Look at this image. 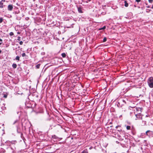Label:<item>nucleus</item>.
<instances>
[{
    "mask_svg": "<svg viewBox=\"0 0 153 153\" xmlns=\"http://www.w3.org/2000/svg\"><path fill=\"white\" fill-rule=\"evenodd\" d=\"M148 83L149 86L151 88H153V78L151 77L149 78Z\"/></svg>",
    "mask_w": 153,
    "mask_h": 153,
    "instance_id": "1",
    "label": "nucleus"
},
{
    "mask_svg": "<svg viewBox=\"0 0 153 153\" xmlns=\"http://www.w3.org/2000/svg\"><path fill=\"white\" fill-rule=\"evenodd\" d=\"M13 9V5L12 4H9L7 7V10L9 11H11Z\"/></svg>",
    "mask_w": 153,
    "mask_h": 153,
    "instance_id": "2",
    "label": "nucleus"
},
{
    "mask_svg": "<svg viewBox=\"0 0 153 153\" xmlns=\"http://www.w3.org/2000/svg\"><path fill=\"white\" fill-rule=\"evenodd\" d=\"M130 130H131V132L134 135L135 134V128L133 126H131Z\"/></svg>",
    "mask_w": 153,
    "mask_h": 153,
    "instance_id": "3",
    "label": "nucleus"
},
{
    "mask_svg": "<svg viewBox=\"0 0 153 153\" xmlns=\"http://www.w3.org/2000/svg\"><path fill=\"white\" fill-rule=\"evenodd\" d=\"M135 116L137 118H141V119H142V117L141 116V113H139L138 114H136Z\"/></svg>",
    "mask_w": 153,
    "mask_h": 153,
    "instance_id": "4",
    "label": "nucleus"
},
{
    "mask_svg": "<svg viewBox=\"0 0 153 153\" xmlns=\"http://www.w3.org/2000/svg\"><path fill=\"white\" fill-rule=\"evenodd\" d=\"M45 120L47 121L50 120L51 119L50 118V116L49 114L48 113L47 115L45 117Z\"/></svg>",
    "mask_w": 153,
    "mask_h": 153,
    "instance_id": "5",
    "label": "nucleus"
},
{
    "mask_svg": "<svg viewBox=\"0 0 153 153\" xmlns=\"http://www.w3.org/2000/svg\"><path fill=\"white\" fill-rule=\"evenodd\" d=\"M5 5L4 4L3 2H2L1 1H0V8H2L5 7Z\"/></svg>",
    "mask_w": 153,
    "mask_h": 153,
    "instance_id": "6",
    "label": "nucleus"
},
{
    "mask_svg": "<svg viewBox=\"0 0 153 153\" xmlns=\"http://www.w3.org/2000/svg\"><path fill=\"white\" fill-rule=\"evenodd\" d=\"M136 109L137 111L139 112V113H141L142 112V111H141L142 108H140L136 107Z\"/></svg>",
    "mask_w": 153,
    "mask_h": 153,
    "instance_id": "7",
    "label": "nucleus"
},
{
    "mask_svg": "<svg viewBox=\"0 0 153 153\" xmlns=\"http://www.w3.org/2000/svg\"><path fill=\"white\" fill-rule=\"evenodd\" d=\"M78 11L80 13H82V8L81 7H78Z\"/></svg>",
    "mask_w": 153,
    "mask_h": 153,
    "instance_id": "8",
    "label": "nucleus"
},
{
    "mask_svg": "<svg viewBox=\"0 0 153 153\" xmlns=\"http://www.w3.org/2000/svg\"><path fill=\"white\" fill-rule=\"evenodd\" d=\"M145 125H146V121H142V126H144Z\"/></svg>",
    "mask_w": 153,
    "mask_h": 153,
    "instance_id": "9",
    "label": "nucleus"
},
{
    "mask_svg": "<svg viewBox=\"0 0 153 153\" xmlns=\"http://www.w3.org/2000/svg\"><path fill=\"white\" fill-rule=\"evenodd\" d=\"M21 56V55H20V56H16L15 59V60H17L18 61H19L20 60V59H19L20 57Z\"/></svg>",
    "mask_w": 153,
    "mask_h": 153,
    "instance_id": "10",
    "label": "nucleus"
},
{
    "mask_svg": "<svg viewBox=\"0 0 153 153\" xmlns=\"http://www.w3.org/2000/svg\"><path fill=\"white\" fill-rule=\"evenodd\" d=\"M12 66L13 68H16L17 67V65L16 63H13L12 65Z\"/></svg>",
    "mask_w": 153,
    "mask_h": 153,
    "instance_id": "11",
    "label": "nucleus"
},
{
    "mask_svg": "<svg viewBox=\"0 0 153 153\" xmlns=\"http://www.w3.org/2000/svg\"><path fill=\"white\" fill-rule=\"evenodd\" d=\"M125 126H126V129L127 130H130L131 129V127L130 126H126V125Z\"/></svg>",
    "mask_w": 153,
    "mask_h": 153,
    "instance_id": "12",
    "label": "nucleus"
},
{
    "mask_svg": "<svg viewBox=\"0 0 153 153\" xmlns=\"http://www.w3.org/2000/svg\"><path fill=\"white\" fill-rule=\"evenodd\" d=\"M125 4L124 5L126 7H128V4L127 2V1H124Z\"/></svg>",
    "mask_w": 153,
    "mask_h": 153,
    "instance_id": "13",
    "label": "nucleus"
},
{
    "mask_svg": "<svg viewBox=\"0 0 153 153\" xmlns=\"http://www.w3.org/2000/svg\"><path fill=\"white\" fill-rule=\"evenodd\" d=\"M6 143L7 144V145L10 146L11 144V143H10V141L9 140L7 141L6 142Z\"/></svg>",
    "mask_w": 153,
    "mask_h": 153,
    "instance_id": "14",
    "label": "nucleus"
},
{
    "mask_svg": "<svg viewBox=\"0 0 153 153\" xmlns=\"http://www.w3.org/2000/svg\"><path fill=\"white\" fill-rule=\"evenodd\" d=\"M61 56L62 57L65 58L66 57V53H62L61 54Z\"/></svg>",
    "mask_w": 153,
    "mask_h": 153,
    "instance_id": "15",
    "label": "nucleus"
},
{
    "mask_svg": "<svg viewBox=\"0 0 153 153\" xmlns=\"http://www.w3.org/2000/svg\"><path fill=\"white\" fill-rule=\"evenodd\" d=\"M40 65V64H38L36 66V69H39V68Z\"/></svg>",
    "mask_w": 153,
    "mask_h": 153,
    "instance_id": "16",
    "label": "nucleus"
},
{
    "mask_svg": "<svg viewBox=\"0 0 153 153\" xmlns=\"http://www.w3.org/2000/svg\"><path fill=\"white\" fill-rule=\"evenodd\" d=\"M16 142V140H12L11 141H10L11 144H14Z\"/></svg>",
    "mask_w": 153,
    "mask_h": 153,
    "instance_id": "17",
    "label": "nucleus"
},
{
    "mask_svg": "<svg viewBox=\"0 0 153 153\" xmlns=\"http://www.w3.org/2000/svg\"><path fill=\"white\" fill-rule=\"evenodd\" d=\"M81 153H88V152L87 150H84Z\"/></svg>",
    "mask_w": 153,
    "mask_h": 153,
    "instance_id": "18",
    "label": "nucleus"
},
{
    "mask_svg": "<svg viewBox=\"0 0 153 153\" xmlns=\"http://www.w3.org/2000/svg\"><path fill=\"white\" fill-rule=\"evenodd\" d=\"M57 137L55 135L52 136V138L53 139H56L57 138Z\"/></svg>",
    "mask_w": 153,
    "mask_h": 153,
    "instance_id": "19",
    "label": "nucleus"
},
{
    "mask_svg": "<svg viewBox=\"0 0 153 153\" xmlns=\"http://www.w3.org/2000/svg\"><path fill=\"white\" fill-rule=\"evenodd\" d=\"M149 132H151V131L148 130L146 132V135H148V133H149Z\"/></svg>",
    "mask_w": 153,
    "mask_h": 153,
    "instance_id": "20",
    "label": "nucleus"
},
{
    "mask_svg": "<svg viewBox=\"0 0 153 153\" xmlns=\"http://www.w3.org/2000/svg\"><path fill=\"white\" fill-rule=\"evenodd\" d=\"M106 27L105 26H104L102 28H100L99 29V30H104L105 29Z\"/></svg>",
    "mask_w": 153,
    "mask_h": 153,
    "instance_id": "21",
    "label": "nucleus"
},
{
    "mask_svg": "<svg viewBox=\"0 0 153 153\" xmlns=\"http://www.w3.org/2000/svg\"><path fill=\"white\" fill-rule=\"evenodd\" d=\"M3 19L2 17L0 18V23H2L3 21Z\"/></svg>",
    "mask_w": 153,
    "mask_h": 153,
    "instance_id": "22",
    "label": "nucleus"
},
{
    "mask_svg": "<svg viewBox=\"0 0 153 153\" xmlns=\"http://www.w3.org/2000/svg\"><path fill=\"white\" fill-rule=\"evenodd\" d=\"M107 40V38L105 37H104L103 39V42H105Z\"/></svg>",
    "mask_w": 153,
    "mask_h": 153,
    "instance_id": "23",
    "label": "nucleus"
},
{
    "mask_svg": "<svg viewBox=\"0 0 153 153\" xmlns=\"http://www.w3.org/2000/svg\"><path fill=\"white\" fill-rule=\"evenodd\" d=\"M151 132H149L148 135H151L153 134L152 131H151Z\"/></svg>",
    "mask_w": 153,
    "mask_h": 153,
    "instance_id": "24",
    "label": "nucleus"
},
{
    "mask_svg": "<svg viewBox=\"0 0 153 153\" xmlns=\"http://www.w3.org/2000/svg\"><path fill=\"white\" fill-rule=\"evenodd\" d=\"M26 56V54L25 53H23L22 54V56L23 57H24L25 56Z\"/></svg>",
    "mask_w": 153,
    "mask_h": 153,
    "instance_id": "25",
    "label": "nucleus"
},
{
    "mask_svg": "<svg viewBox=\"0 0 153 153\" xmlns=\"http://www.w3.org/2000/svg\"><path fill=\"white\" fill-rule=\"evenodd\" d=\"M14 35V33L13 32H11L10 33V36H13Z\"/></svg>",
    "mask_w": 153,
    "mask_h": 153,
    "instance_id": "26",
    "label": "nucleus"
},
{
    "mask_svg": "<svg viewBox=\"0 0 153 153\" xmlns=\"http://www.w3.org/2000/svg\"><path fill=\"white\" fill-rule=\"evenodd\" d=\"M149 2L150 3H152L153 2V0H148Z\"/></svg>",
    "mask_w": 153,
    "mask_h": 153,
    "instance_id": "27",
    "label": "nucleus"
},
{
    "mask_svg": "<svg viewBox=\"0 0 153 153\" xmlns=\"http://www.w3.org/2000/svg\"><path fill=\"white\" fill-rule=\"evenodd\" d=\"M20 39H21V37L19 36H18V39H17V40L18 41H20L21 40Z\"/></svg>",
    "mask_w": 153,
    "mask_h": 153,
    "instance_id": "28",
    "label": "nucleus"
},
{
    "mask_svg": "<svg viewBox=\"0 0 153 153\" xmlns=\"http://www.w3.org/2000/svg\"><path fill=\"white\" fill-rule=\"evenodd\" d=\"M18 121V120H16L13 123V124H15V123H16Z\"/></svg>",
    "mask_w": 153,
    "mask_h": 153,
    "instance_id": "29",
    "label": "nucleus"
},
{
    "mask_svg": "<svg viewBox=\"0 0 153 153\" xmlns=\"http://www.w3.org/2000/svg\"><path fill=\"white\" fill-rule=\"evenodd\" d=\"M23 42L22 41H21L20 42H19V44L20 45H22L23 44Z\"/></svg>",
    "mask_w": 153,
    "mask_h": 153,
    "instance_id": "30",
    "label": "nucleus"
},
{
    "mask_svg": "<svg viewBox=\"0 0 153 153\" xmlns=\"http://www.w3.org/2000/svg\"><path fill=\"white\" fill-rule=\"evenodd\" d=\"M120 126L119 125L117 126H116L115 128H117L119 127H120Z\"/></svg>",
    "mask_w": 153,
    "mask_h": 153,
    "instance_id": "31",
    "label": "nucleus"
},
{
    "mask_svg": "<svg viewBox=\"0 0 153 153\" xmlns=\"http://www.w3.org/2000/svg\"><path fill=\"white\" fill-rule=\"evenodd\" d=\"M122 101H123V102L124 103H125V104L126 103V102L125 100H123Z\"/></svg>",
    "mask_w": 153,
    "mask_h": 153,
    "instance_id": "32",
    "label": "nucleus"
},
{
    "mask_svg": "<svg viewBox=\"0 0 153 153\" xmlns=\"http://www.w3.org/2000/svg\"><path fill=\"white\" fill-rule=\"evenodd\" d=\"M105 14H106V13L105 12H102L101 13V14H102V15H104Z\"/></svg>",
    "mask_w": 153,
    "mask_h": 153,
    "instance_id": "33",
    "label": "nucleus"
},
{
    "mask_svg": "<svg viewBox=\"0 0 153 153\" xmlns=\"http://www.w3.org/2000/svg\"><path fill=\"white\" fill-rule=\"evenodd\" d=\"M136 0V2H140V1H141V0Z\"/></svg>",
    "mask_w": 153,
    "mask_h": 153,
    "instance_id": "34",
    "label": "nucleus"
},
{
    "mask_svg": "<svg viewBox=\"0 0 153 153\" xmlns=\"http://www.w3.org/2000/svg\"><path fill=\"white\" fill-rule=\"evenodd\" d=\"M4 97L5 98H7V95H4Z\"/></svg>",
    "mask_w": 153,
    "mask_h": 153,
    "instance_id": "35",
    "label": "nucleus"
},
{
    "mask_svg": "<svg viewBox=\"0 0 153 153\" xmlns=\"http://www.w3.org/2000/svg\"><path fill=\"white\" fill-rule=\"evenodd\" d=\"M0 42H1L2 43V40L0 38Z\"/></svg>",
    "mask_w": 153,
    "mask_h": 153,
    "instance_id": "36",
    "label": "nucleus"
},
{
    "mask_svg": "<svg viewBox=\"0 0 153 153\" xmlns=\"http://www.w3.org/2000/svg\"><path fill=\"white\" fill-rule=\"evenodd\" d=\"M5 0H1L0 1H1L2 2H5Z\"/></svg>",
    "mask_w": 153,
    "mask_h": 153,
    "instance_id": "37",
    "label": "nucleus"
},
{
    "mask_svg": "<svg viewBox=\"0 0 153 153\" xmlns=\"http://www.w3.org/2000/svg\"><path fill=\"white\" fill-rule=\"evenodd\" d=\"M23 134L22 133L21 134V137L22 138V137H23Z\"/></svg>",
    "mask_w": 153,
    "mask_h": 153,
    "instance_id": "38",
    "label": "nucleus"
},
{
    "mask_svg": "<svg viewBox=\"0 0 153 153\" xmlns=\"http://www.w3.org/2000/svg\"><path fill=\"white\" fill-rule=\"evenodd\" d=\"M122 131V130L120 129V130H118V131Z\"/></svg>",
    "mask_w": 153,
    "mask_h": 153,
    "instance_id": "39",
    "label": "nucleus"
},
{
    "mask_svg": "<svg viewBox=\"0 0 153 153\" xmlns=\"http://www.w3.org/2000/svg\"><path fill=\"white\" fill-rule=\"evenodd\" d=\"M2 51L1 50H0V54L1 53Z\"/></svg>",
    "mask_w": 153,
    "mask_h": 153,
    "instance_id": "40",
    "label": "nucleus"
},
{
    "mask_svg": "<svg viewBox=\"0 0 153 153\" xmlns=\"http://www.w3.org/2000/svg\"><path fill=\"white\" fill-rule=\"evenodd\" d=\"M17 51H16V55H17V54H18V53H17Z\"/></svg>",
    "mask_w": 153,
    "mask_h": 153,
    "instance_id": "41",
    "label": "nucleus"
},
{
    "mask_svg": "<svg viewBox=\"0 0 153 153\" xmlns=\"http://www.w3.org/2000/svg\"><path fill=\"white\" fill-rule=\"evenodd\" d=\"M147 8H149V7H149V6H147Z\"/></svg>",
    "mask_w": 153,
    "mask_h": 153,
    "instance_id": "42",
    "label": "nucleus"
},
{
    "mask_svg": "<svg viewBox=\"0 0 153 153\" xmlns=\"http://www.w3.org/2000/svg\"><path fill=\"white\" fill-rule=\"evenodd\" d=\"M151 8H152L153 9V6H152V7H151Z\"/></svg>",
    "mask_w": 153,
    "mask_h": 153,
    "instance_id": "43",
    "label": "nucleus"
},
{
    "mask_svg": "<svg viewBox=\"0 0 153 153\" xmlns=\"http://www.w3.org/2000/svg\"><path fill=\"white\" fill-rule=\"evenodd\" d=\"M2 44L1 42H0V45H1Z\"/></svg>",
    "mask_w": 153,
    "mask_h": 153,
    "instance_id": "44",
    "label": "nucleus"
}]
</instances>
